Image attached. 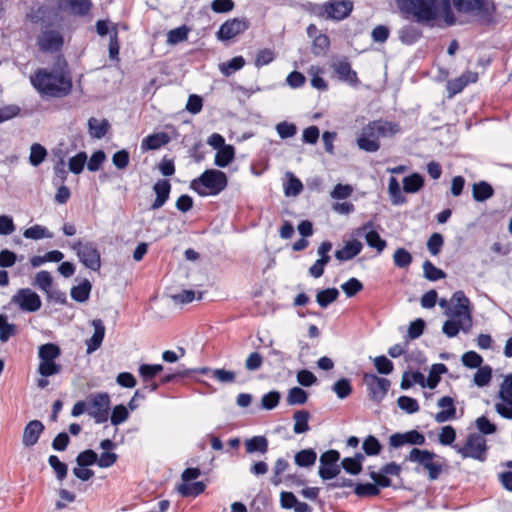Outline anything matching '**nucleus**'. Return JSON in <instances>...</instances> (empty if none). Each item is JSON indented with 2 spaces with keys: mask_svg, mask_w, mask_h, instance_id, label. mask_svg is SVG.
Masks as SVG:
<instances>
[{
  "mask_svg": "<svg viewBox=\"0 0 512 512\" xmlns=\"http://www.w3.org/2000/svg\"><path fill=\"white\" fill-rule=\"evenodd\" d=\"M400 11L422 25H433L440 16L448 26L457 23L450 0H397Z\"/></svg>",
  "mask_w": 512,
  "mask_h": 512,
  "instance_id": "nucleus-1",
  "label": "nucleus"
},
{
  "mask_svg": "<svg viewBox=\"0 0 512 512\" xmlns=\"http://www.w3.org/2000/svg\"><path fill=\"white\" fill-rule=\"evenodd\" d=\"M33 86L43 95L61 98L67 96L72 89V80L63 70H38L32 77Z\"/></svg>",
  "mask_w": 512,
  "mask_h": 512,
  "instance_id": "nucleus-2",
  "label": "nucleus"
},
{
  "mask_svg": "<svg viewBox=\"0 0 512 512\" xmlns=\"http://www.w3.org/2000/svg\"><path fill=\"white\" fill-rule=\"evenodd\" d=\"M228 184L224 172L216 169L206 170L200 177L191 182V188L200 196L217 195L223 191Z\"/></svg>",
  "mask_w": 512,
  "mask_h": 512,
  "instance_id": "nucleus-3",
  "label": "nucleus"
},
{
  "mask_svg": "<svg viewBox=\"0 0 512 512\" xmlns=\"http://www.w3.org/2000/svg\"><path fill=\"white\" fill-rule=\"evenodd\" d=\"M452 4L457 13L467 20L487 19L494 11L491 0H452Z\"/></svg>",
  "mask_w": 512,
  "mask_h": 512,
  "instance_id": "nucleus-4",
  "label": "nucleus"
},
{
  "mask_svg": "<svg viewBox=\"0 0 512 512\" xmlns=\"http://www.w3.org/2000/svg\"><path fill=\"white\" fill-rule=\"evenodd\" d=\"M470 301L463 291H457L451 298V306L445 311V314L453 319L461 321L462 331L468 332L472 327L471 312L469 309Z\"/></svg>",
  "mask_w": 512,
  "mask_h": 512,
  "instance_id": "nucleus-5",
  "label": "nucleus"
},
{
  "mask_svg": "<svg viewBox=\"0 0 512 512\" xmlns=\"http://www.w3.org/2000/svg\"><path fill=\"white\" fill-rule=\"evenodd\" d=\"M88 414L96 423H104L109 418L110 396L108 393H94L87 397Z\"/></svg>",
  "mask_w": 512,
  "mask_h": 512,
  "instance_id": "nucleus-6",
  "label": "nucleus"
},
{
  "mask_svg": "<svg viewBox=\"0 0 512 512\" xmlns=\"http://www.w3.org/2000/svg\"><path fill=\"white\" fill-rule=\"evenodd\" d=\"M453 448L463 458H474L483 461L486 455V440L481 434L473 433L468 436L464 446L461 447L456 444L453 445Z\"/></svg>",
  "mask_w": 512,
  "mask_h": 512,
  "instance_id": "nucleus-7",
  "label": "nucleus"
},
{
  "mask_svg": "<svg viewBox=\"0 0 512 512\" xmlns=\"http://www.w3.org/2000/svg\"><path fill=\"white\" fill-rule=\"evenodd\" d=\"M71 248L76 251L80 261L84 266L93 271H98L100 269V253L94 243H83L82 241H77L71 245Z\"/></svg>",
  "mask_w": 512,
  "mask_h": 512,
  "instance_id": "nucleus-8",
  "label": "nucleus"
},
{
  "mask_svg": "<svg viewBox=\"0 0 512 512\" xmlns=\"http://www.w3.org/2000/svg\"><path fill=\"white\" fill-rule=\"evenodd\" d=\"M353 3L350 0H334L317 7L318 16L333 20H343L352 12Z\"/></svg>",
  "mask_w": 512,
  "mask_h": 512,
  "instance_id": "nucleus-9",
  "label": "nucleus"
},
{
  "mask_svg": "<svg viewBox=\"0 0 512 512\" xmlns=\"http://www.w3.org/2000/svg\"><path fill=\"white\" fill-rule=\"evenodd\" d=\"M436 454L430 452L428 450H420L418 448H413L407 459L411 462H416L422 465L429 472V478L431 480H435L439 477L442 466L439 463L434 462V458Z\"/></svg>",
  "mask_w": 512,
  "mask_h": 512,
  "instance_id": "nucleus-10",
  "label": "nucleus"
},
{
  "mask_svg": "<svg viewBox=\"0 0 512 512\" xmlns=\"http://www.w3.org/2000/svg\"><path fill=\"white\" fill-rule=\"evenodd\" d=\"M499 402L495 404L497 413L506 419H512V375L505 377L498 393Z\"/></svg>",
  "mask_w": 512,
  "mask_h": 512,
  "instance_id": "nucleus-11",
  "label": "nucleus"
},
{
  "mask_svg": "<svg viewBox=\"0 0 512 512\" xmlns=\"http://www.w3.org/2000/svg\"><path fill=\"white\" fill-rule=\"evenodd\" d=\"M11 303L26 312H35L41 308V299L37 293L29 288H22L11 298Z\"/></svg>",
  "mask_w": 512,
  "mask_h": 512,
  "instance_id": "nucleus-12",
  "label": "nucleus"
},
{
  "mask_svg": "<svg viewBox=\"0 0 512 512\" xmlns=\"http://www.w3.org/2000/svg\"><path fill=\"white\" fill-rule=\"evenodd\" d=\"M63 36L57 29L45 27L38 36L37 43L41 51L56 52L63 45Z\"/></svg>",
  "mask_w": 512,
  "mask_h": 512,
  "instance_id": "nucleus-13",
  "label": "nucleus"
},
{
  "mask_svg": "<svg viewBox=\"0 0 512 512\" xmlns=\"http://www.w3.org/2000/svg\"><path fill=\"white\" fill-rule=\"evenodd\" d=\"M248 27L249 24L245 18H233L221 25L217 32V37L222 41L230 40L246 31Z\"/></svg>",
  "mask_w": 512,
  "mask_h": 512,
  "instance_id": "nucleus-14",
  "label": "nucleus"
},
{
  "mask_svg": "<svg viewBox=\"0 0 512 512\" xmlns=\"http://www.w3.org/2000/svg\"><path fill=\"white\" fill-rule=\"evenodd\" d=\"M364 382L367 385L371 399L380 402L388 392L390 381L386 378H379L374 374H365Z\"/></svg>",
  "mask_w": 512,
  "mask_h": 512,
  "instance_id": "nucleus-15",
  "label": "nucleus"
},
{
  "mask_svg": "<svg viewBox=\"0 0 512 512\" xmlns=\"http://www.w3.org/2000/svg\"><path fill=\"white\" fill-rule=\"evenodd\" d=\"M380 136L377 135L371 122L363 127L361 135L357 139V145L361 150L376 152L380 148Z\"/></svg>",
  "mask_w": 512,
  "mask_h": 512,
  "instance_id": "nucleus-16",
  "label": "nucleus"
},
{
  "mask_svg": "<svg viewBox=\"0 0 512 512\" xmlns=\"http://www.w3.org/2000/svg\"><path fill=\"white\" fill-rule=\"evenodd\" d=\"M425 441V436L417 430H410L405 433H395L389 438V444L393 448H399L405 444L423 445Z\"/></svg>",
  "mask_w": 512,
  "mask_h": 512,
  "instance_id": "nucleus-17",
  "label": "nucleus"
},
{
  "mask_svg": "<svg viewBox=\"0 0 512 512\" xmlns=\"http://www.w3.org/2000/svg\"><path fill=\"white\" fill-rule=\"evenodd\" d=\"M44 429L43 423L39 420H31L28 422L23 431L22 444L25 447L34 446L38 442Z\"/></svg>",
  "mask_w": 512,
  "mask_h": 512,
  "instance_id": "nucleus-18",
  "label": "nucleus"
},
{
  "mask_svg": "<svg viewBox=\"0 0 512 512\" xmlns=\"http://www.w3.org/2000/svg\"><path fill=\"white\" fill-rule=\"evenodd\" d=\"M332 68L338 77L351 85L358 83L357 74L352 70L350 63L346 59H337L333 61Z\"/></svg>",
  "mask_w": 512,
  "mask_h": 512,
  "instance_id": "nucleus-19",
  "label": "nucleus"
},
{
  "mask_svg": "<svg viewBox=\"0 0 512 512\" xmlns=\"http://www.w3.org/2000/svg\"><path fill=\"white\" fill-rule=\"evenodd\" d=\"M437 405L443 409L434 416V419L437 423H444L456 417L454 400L450 396H444L440 398L437 402Z\"/></svg>",
  "mask_w": 512,
  "mask_h": 512,
  "instance_id": "nucleus-20",
  "label": "nucleus"
},
{
  "mask_svg": "<svg viewBox=\"0 0 512 512\" xmlns=\"http://www.w3.org/2000/svg\"><path fill=\"white\" fill-rule=\"evenodd\" d=\"M477 79L478 74L476 72L466 71L460 77L448 81L447 90L449 92V96L452 97L461 92L467 84L475 83Z\"/></svg>",
  "mask_w": 512,
  "mask_h": 512,
  "instance_id": "nucleus-21",
  "label": "nucleus"
},
{
  "mask_svg": "<svg viewBox=\"0 0 512 512\" xmlns=\"http://www.w3.org/2000/svg\"><path fill=\"white\" fill-rule=\"evenodd\" d=\"M88 133L91 138L101 139L110 131L111 125L107 119L91 117L88 119Z\"/></svg>",
  "mask_w": 512,
  "mask_h": 512,
  "instance_id": "nucleus-22",
  "label": "nucleus"
},
{
  "mask_svg": "<svg viewBox=\"0 0 512 512\" xmlns=\"http://www.w3.org/2000/svg\"><path fill=\"white\" fill-rule=\"evenodd\" d=\"M153 190L156 194V199L151 205V209L157 210L161 208L169 198L171 185L167 180H159L154 184Z\"/></svg>",
  "mask_w": 512,
  "mask_h": 512,
  "instance_id": "nucleus-23",
  "label": "nucleus"
},
{
  "mask_svg": "<svg viewBox=\"0 0 512 512\" xmlns=\"http://www.w3.org/2000/svg\"><path fill=\"white\" fill-rule=\"evenodd\" d=\"M92 325L94 327V334L89 339L87 343V352L91 353L98 349L103 341L104 335H105V326L103 322L100 319H95L92 321Z\"/></svg>",
  "mask_w": 512,
  "mask_h": 512,
  "instance_id": "nucleus-24",
  "label": "nucleus"
},
{
  "mask_svg": "<svg viewBox=\"0 0 512 512\" xmlns=\"http://www.w3.org/2000/svg\"><path fill=\"white\" fill-rule=\"evenodd\" d=\"M362 247V243L358 240L349 241L342 249L335 252V257L339 261L350 260L361 252Z\"/></svg>",
  "mask_w": 512,
  "mask_h": 512,
  "instance_id": "nucleus-25",
  "label": "nucleus"
},
{
  "mask_svg": "<svg viewBox=\"0 0 512 512\" xmlns=\"http://www.w3.org/2000/svg\"><path fill=\"white\" fill-rule=\"evenodd\" d=\"M371 124L374 127V130L376 131L377 135L380 136V138L392 137L398 132H400L399 125L393 122L376 120L372 121Z\"/></svg>",
  "mask_w": 512,
  "mask_h": 512,
  "instance_id": "nucleus-26",
  "label": "nucleus"
},
{
  "mask_svg": "<svg viewBox=\"0 0 512 512\" xmlns=\"http://www.w3.org/2000/svg\"><path fill=\"white\" fill-rule=\"evenodd\" d=\"M169 142V136L166 133H156L145 137L142 141V149L156 150Z\"/></svg>",
  "mask_w": 512,
  "mask_h": 512,
  "instance_id": "nucleus-27",
  "label": "nucleus"
},
{
  "mask_svg": "<svg viewBox=\"0 0 512 512\" xmlns=\"http://www.w3.org/2000/svg\"><path fill=\"white\" fill-rule=\"evenodd\" d=\"M472 192L473 198L478 202H483L494 194L492 186L485 181L473 184Z\"/></svg>",
  "mask_w": 512,
  "mask_h": 512,
  "instance_id": "nucleus-28",
  "label": "nucleus"
},
{
  "mask_svg": "<svg viewBox=\"0 0 512 512\" xmlns=\"http://www.w3.org/2000/svg\"><path fill=\"white\" fill-rule=\"evenodd\" d=\"M92 3L90 0H65L64 7L68 8L69 11L75 15H86Z\"/></svg>",
  "mask_w": 512,
  "mask_h": 512,
  "instance_id": "nucleus-29",
  "label": "nucleus"
},
{
  "mask_svg": "<svg viewBox=\"0 0 512 512\" xmlns=\"http://www.w3.org/2000/svg\"><path fill=\"white\" fill-rule=\"evenodd\" d=\"M310 418V414L306 410L296 411L293 415L294 426L293 431L296 434H301L307 432L310 428L308 425V420Z\"/></svg>",
  "mask_w": 512,
  "mask_h": 512,
  "instance_id": "nucleus-30",
  "label": "nucleus"
},
{
  "mask_svg": "<svg viewBox=\"0 0 512 512\" xmlns=\"http://www.w3.org/2000/svg\"><path fill=\"white\" fill-rule=\"evenodd\" d=\"M234 155V147L232 145H225L218 149V152L215 156V164L219 167H226L233 161Z\"/></svg>",
  "mask_w": 512,
  "mask_h": 512,
  "instance_id": "nucleus-31",
  "label": "nucleus"
},
{
  "mask_svg": "<svg viewBox=\"0 0 512 512\" xmlns=\"http://www.w3.org/2000/svg\"><path fill=\"white\" fill-rule=\"evenodd\" d=\"M245 447L248 453H254L256 451L266 453L268 450V441L264 436H254L245 441Z\"/></svg>",
  "mask_w": 512,
  "mask_h": 512,
  "instance_id": "nucleus-32",
  "label": "nucleus"
},
{
  "mask_svg": "<svg viewBox=\"0 0 512 512\" xmlns=\"http://www.w3.org/2000/svg\"><path fill=\"white\" fill-rule=\"evenodd\" d=\"M17 334V326L9 323L5 315H0V341L6 343L11 337Z\"/></svg>",
  "mask_w": 512,
  "mask_h": 512,
  "instance_id": "nucleus-33",
  "label": "nucleus"
},
{
  "mask_svg": "<svg viewBox=\"0 0 512 512\" xmlns=\"http://www.w3.org/2000/svg\"><path fill=\"white\" fill-rule=\"evenodd\" d=\"M307 399L308 394L305 390L299 387H293L288 391L286 401L288 405L293 406L305 404Z\"/></svg>",
  "mask_w": 512,
  "mask_h": 512,
  "instance_id": "nucleus-34",
  "label": "nucleus"
},
{
  "mask_svg": "<svg viewBox=\"0 0 512 512\" xmlns=\"http://www.w3.org/2000/svg\"><path fill=\"white\" fill-rule=\"evenodd\" d=\"M338 296L339 291L336 288H328L317 293L316 301L322 308H326L328 305L334 302Z\"/></svg>",
  "mask_w": 512,
  "mask_h": 512,
  "instance_id": "nucleus-35",
  "label": "nucleus"
},
{
  "mask_svg": "<svg viewBox=\"0 0 512 512\" xmlns=\"http://www.w3.org/2000/svg\"><path fill=\"white\" fill-rule=\"evenodd\" d=\"M423 184V177L417 173L407 176L403 179V189L407 193H415L419 191Z\"/></svg>",
  "mask_w": 512,
  "mask_h": 512,
  "instance_id": "nucleus-36",
  "label": "nucleus"
},
{
  "mask_svg": "<svg viewBox=\"0 0 512 512\" xmlns=\"http://www.w3.org/2000/svg\"><path fill=\"white\" fill-rule=\"evenodd\" d=\"M421 36V32L413 25H406L399 30V38L405 44H412Z\"/></svg>",
  "mask_w": 512,
  "mask_h": 512,
  "instance_id": "nucleus-37",
  "label": "nucleus"
},
{
  "mask_svg": "<svg viewBox=\"0 0 512 512\" xmlns=\"http://www.w3.org/2000/svg\"><path fill=\"white\" fill-rule=\"evenodd\" d=\"M47 157V150L39 143H34L30 147L29 162L32 166L40 165Z\"/></svg>",
  "mask_w": 512,
  "mask_h": 512,
  "instance_id": "nucleus-38",
  "label": "nucleus"
},
{
  "mask_svg": "<svg viewBox=\"0 0 512 512\" xmlns=\"http://www.w3.org/2000/svg\"><path fill=\"white\" fill-rule=\"evenodd\" d=\"M205 489V485L203 482H195V483H182L178 486V492L183 496H197L201 494Z\"/></svg>",
  "mask_w": 512,
  "mask_h": 512,
  "instance_id": "nucleus-39",
  "label": "nucleus"
},
{
  "mask_svg": "<svg viewBox=\"0 0 512 512\" xmlns=\"http://www.w3.org/2000/svg\"><path fill=\"white\" fill-rule=\"evenodd\" d=\"M388 191L391 201L394 205L403 204L406 198L402 195L400 185L396 178L391 177L389 180Z\"/></svg>",
  "mask_w": 512,
  "mask_h": 512,
  "instance_id": "nucleus-40",
  "label": "nucleus"
},
{
  "mask_svg": "<svg viewBox=\"0 0 512 512\" xmlns=\"http://www.w3.org/2000/svg\"><path fill=\"white\" fill-rule=\"evenodd\" d=\"M90 290L91 284L88 280H85L71 289V297L78 302H84L89 298Z\"/></svg>",
  "mask_w": 512,
  "mask_h": 512,
  "instance_id": "nucleus-41",
  "label": "nucleus"
},
{
  "mask_svg": "<svg viewBox=\"0 0 512 512\" xmlns=\"http://www.w3.org/2000/svg\"><path fill=\"white\" fill-rule=\"evenodd\" d=\"M447 372V368L444 364L438 363L432 365L429 376L426 379L427 386L431 389L435 388L440 381V375Z\"/></svg>",
  "mask_w": 512,
  "mask_h": 512,
  "instance_id": "nucleus-42",
  "label": "nucleus"
},
{
  "mask_svg": "<svg viewBox=\"0 0 512 512\" xmlns=\"http://www.w3.org/2000/svg\"><path fill=\"white\" fill-rule=\"evenodd\" d=\"M40 360H54L60 355V348L53 343H47L39 347L38 352Z\"/></svg>",
  "mask_w": 512,
  "mask_h": 512,
  "instance_id": "nucleus-43",
  "label": "nucleus"
},
{
  "mask_svg": "<svg viewBox=\"0 0 512 512\" xmlns=\"http://www.w3.org/2000/svg\"><path fill=\"white\" fill-rule=\"evenodd\" d=\"M316 452L312 449H306L298 452L295 455V462L302 467L312 466L316 461Z\"/></svg>",
  "mask_w": 512,
  "mask_h": 512,
  "instance_id": "nucleus-44",
  "label": "nucleus"
},
{
  "mask_svg": "<svg viewBox=\"0 0 512 512\" xmlns=\"http://www.w3.org/2000/svg\"><path fill=\"white\" fill-rule=\"evenodd\" d=\"M244 65V58L242 56H237L228 62L220 64L219 69L225 76H229L232 72L240 70Z\"/></svg>",
  "mask_w": 512,
  "mask_h": 512,
  "instance_id": "nucleus-45",
  "label": "nucleus"
},
{
  "mask_svg": "<svg viewBox=\"0 0 512 512\" xmlns=\"http://www.w3.org/2000/svg\"><path fill=\"white\" fill-rule=\"evenodd\" d=\"M33 284L46 293L53 287V278L48 271H40L35 275Z\"/></svg>",
  "mask_w": 512,
  "mask_h": 512,
  "instance_id": "nucleus-46",
  "label": "nucleus"
},
{
  "mask_svg": "<svg viewBox=\"0 0 512 512\" xmlns=\"http://www.w3.org/2000/svg\"><path fill=\"white\" fill-rule=\"evenodd\" d=\"M23 235L27 239H34V240L52 237V234L49 233V231L41 225H34V226L27 228L24 231Z\"/></svg>",
  "mask_w": 512,
  "mask_h": 512,
  "instance_id": "nucleus-47",
  "label": "nucleus"
},
{
  "mask_svg": "<svg viewBox=\"0 0 512 512\" xmlns=\"http://www.w3.org/2000/svg\"><path fill=\"white\" fill-rule=\"evenodd\" d=\"M478 368V371L474 375V383L479 387L488 385L492 377L491 367L486 365Z\"/></svg>",
  "mask_w": 512,
  "mask_h": 512,
  "instance_id": "nucleus-48",
  "label": "nucleus"
},
{
  "mask_svg": "<svg viewBox=\"0 0 512 512\" xmlns=\"http://www.w3.org/2000/svg\"><path fill=\"white\" fill-rule=\"evenodd\" d=\"M188 32L189 29L186 26H181L179 28L170 30L167 35V43L175 45L185 41L188 37Z\"/></svg>",
  "mask_w": 512,
  "mask_h": 512,
  "instance_id": "nucleus-49",
  "label": "nucleus"
},
{
  "mask_svg": "<svg viewBox=\"0 0 512 512\" xmlns=\"http://www.w3.org/2000/svg\"><path fill=\"white\" fill-rule=\"evenodd\" d=\"M61 371V365L57 364L54 360L43 361L40 360L38 372L44 376H52L58 374Z\"/></svg>",
  "mask_w": 512,
  "mask_h": 512,
  "instance_id": "nucleus-50",
  "label": "nucleus"
},
{
  "mask_svg": "<svg viewBox=\"0 0 512 512\" xmlns=\"http://www.w3.org/2000/svg\"><path fill=\"white\" fill-rule=\"evenodd\" d=\"M393 261L395 266L407 268L412 262V256L406 249L398 248L393 255Z\"/></svg>",
  "mask_w": 512,
  "mask_h": 512,
  "instance_id": "nucleus-51",
  "label": "nucleus"
},
{
  "mask_svg": "<svg viewBox=\"0 0 512 512\" xmlns=\"http://www.w3.org/2000/svg\"><path fill=\"white\" fill-rule=\"evenodd\" d=\"M423 271H424L425 278H427L430 281H436V280L442 279L446 276L445 273L441 269L435 267L428 260H426L423 263Z\"/></svg>",
  "mask_w": 512,
  "mask_h": 512,
  "instance_id": "nucleus-52",
  "label": "nucleus"
},
{
  "mask_svg": "<svg viewBox=\"0 0 512 512\" xmlns=\"http://www.w3.org/2000/svg\"><path fill=\"white\" fill-rule=\"evenodd\" d=\"M87 161V154L79 152L74 157L70 158L68 167L72 173L79 174L83 171L84 165Z\"/></svg>",
  "mask_w": 512,
  "mask_h": 512,
  "instance_id": "nucleus-53",
  "label": "nucleus"
},
{
  "mask_svg": "<svg viewBox=\"0 0 512 512\" xmlns=\"http://www.w3.org/2000/svg\"><path fill=\"white\" fill-rule=\"evenodd\" d=\"M128 417H129L128 409L124 405L120 404V405H116L113 408L110 420L114 426H117V425L123 423L124 421H126L128 419Z\"/></svg>",
  "mask_w": 512,
  "mask_h": 512,
  "instance_id": "nucleus-54",
  "label": "nucleus"
},
{
  "mask_svg": "<svg viewBox=\"0 0 512 512\" xmlns=\"http://www.w3.org/2000/svg\"><path fill=\"white\" fill-rule=\"evenodd\" d=\"M365 239L367 244L377 249L378 252H382L386 247V241L383 240L376 231H368L365 235Z\"/></svg>",
  "mask_w": 512,
  "mask_h": 512,
  "instance_id": "nucleus-55",
  "label": "nucleus"
},
{
  "mask_svg": "<svg viewBox=\"0 0 512 512\" xmlns=\"http://www.w3.org/2000/svg\"><path fill=\"white\" fill-rule=\"evenodd\" d=\"M354 492L359 497H370L378 495L380 493V490L375 484L366 483L357 484L355 486Z\"/></svg>",
  "mask_w": 512,
  "mask_h": 512,
  "instance_id": "nucleus-56",
  "label": "nucleus"
},
{
  "mask_svg": "<svg viewBox=\"0 0 512 512\" xmlns=\"http://www.w3.org/2000/svg\"><path fill=\"white\" fill-rule=\"evenodd\" d=\"M329 44L330 41L326 35L320 34L318 36H315L313 40L312 52L315 55H322L327 51Z\"/></svg>",
  "mask_w": 512,
  "mask_h": 512,
  "instance_id": "nucleus-57",
  "label": "nucleus"
},
{
  "mask_svg": "<svg viewBox=\"0 0 512 512\" xmlns=\"http://www.w3.org/2000/svg\"><path fill=\"white\" fill-rule=\"evenodd\" d=\"M76 462L80 467L93 465L97 463V453L91 449L85 450L77 456Z\"/></svg>",
  "mask_w": 512,
  "mask_h": 512,
  "instance_id": "nucleus-58",
  "label": "nucleus"
},
{
  "mask_svg": "<svg viewBox=\"0 0 512 512\" xmlns=\"http://www.w3.org/2000/svg\"><path fill=\"white\" fill-rule=\"evenodd\" d=\"M287 175L289 176V181L285 186V194L287 196H297L301 193L303 185L293 174L288 173Z\"/></svg>",
  "mask_w": 512,
  "mask_h": 512,
  "instance_id": "nucleus-59",
  "label": "nucleus"
},
{
  "mask_svg": "<svg viewBox=\"0 0 512 512\" xmlns=\"http://www.w3.org/2000/svg\"><path fill=\"white\" fill-rule=\"evenodd\" d=\"M263 356L259 352H252L245 360V368L248 371H257L262 367Z\"/></svg>",
  "mask_w": 512,
  "mask_h": 512,
  "instance_id": "nucleus-60",
  "label": "nucleus"
},
{
  "mask_svg": "<svg viewBox=\"0 0 512 512\" xmlns=\"http://www.w3.org/2000/svg\"><path fill=\"white\" fill-rule=\"evenodd\" d=\"M341 289L344 291L347 297H353L363 289V285L358 279L351 278L341 285Z\"/></svg>",
  "mask_w": 512,
  "mask_h": 512,
  "instance_id": "nucleus-61",
  "label": "nucleus"
},
{
  "mask_svg": "<svg viewBox=\"0 0 512 512\" xmlns=\"http://www.w3.org/2000/svg\"><path fill=\"white\" fill-rule=\"evenodd\" d=\"M333 391L341 399L348 397L352 391L350 381L348 379H340L333 385Z\"/></svg>",
  "mask_w": 512,
  "mask_h": 512,
  "instance_id": "nucleus-62",
  "label": "nucleus"
},
{
  "mask_svg": "<svg viewBox=\"0 0 512 512\" xmlns=\"http://www.w3.org/2000/svg\"><path fill=\"white\" fill-rule=\"evenodd\" d=\"M482 361H483L482 357L474 351H469L462 355L463 365H465L466 367H469V368L480 367L482 364Z\"/></svg>",
  "mask_w": 512,
  "mask_h": 512,
  "instance_id": "nucleus-63",
  "label": "nucleus"
},
{
  "mask_svg": "<svg viewBox=\"0 0 512 512\" xmlns=\"http://www.w3.org/2000/svg\"><path fill=\"white\" fill-rule=\"evenodd\" d=\"M398 406L407 413H415L419 410L418 402L411 397L401 396L397 400Z\"/></svg>",
  "mask_w": 512,
  "mask_h": 512,
  "instance_id": "nucleus-64",
  "label": "nucleus"
}]
</instances>
